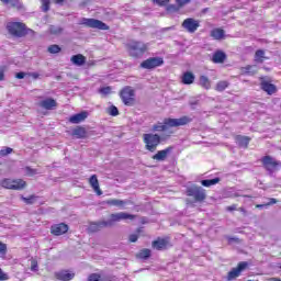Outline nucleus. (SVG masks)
Listing matches in <instances>:
<instances>
[{"instance_id": "39", "label": "nucleus", "mask_w": 281, "mask_h": 281, "mask_svg": "<svg viewBox=\"0 0 281 281\" xmlns=\"http://www.w3.org/2000/svg\"><path fill=\"white\" fill-rule=\"evenodd\" d=\"M109 115H112V117H116V115H120V110H117V106L111 105L109 108Z\"/></svg>"}, {"instance_id": "32", "label": "nucleus", "mask_w": 281, "mask_h": 281, "mask_svg": "<svg viewBox=\"0 0 281 281\" xmlns=\"http://www.w3.org/2000/svg\"><path fill=\"white\" fill-rule=\"evenodd\" d=\"M229 88V81L227 80H221L215 85V91H217L218 93H223V91H225V89Z\"/></svg>"}, {"instance_id": "46", "label": "nucleus", "mask_w": 281, "mask_h": 281, "mask_svg": "<svg viewBox=\"0 0 281 281\" xmlns=\"http://www.w3.org/2000/svg\"><path fill=\"white\" fill-rule=\"evenodd\" d=\"M25 172L27 177H34V175H37L36 169H32V167H25Z\"/></svg>"}, {"instance_id": "58", "label": "nucleus", "mask_w": 281, "mask_h": 281, "mask_svg": "<svg viewBox=\"0 0 281 281\" xmlns=\"http://www.w3.org/2000/svg\"><path fill=\"white\" fill-rule=\"evenodd\" d=\"M270 281H281V279L278 278H271Z\"/></svg>"}, {"instance_id": "2", "label": "nucleus", "mask_w": 281, "mask_h": 281, "mask_svg": "<svg viewBox=\"0 0 281 281\" xmlns=\"http://www.w3.org/2000/svg\"><path fill=\"white\" fill-rule=\"evenodd\" d=\"M7 31L11 36L15 38H23L27 36V34H34V30L29 29L27 25L23 22H8Z\"/></svg>"}, {"instance_id": "48", "label": "nucleus", "mask_w": 281, "mask_h": 281, "mask_svg": "<svg viewBox=\"0 0 281 281\" xmlns=\"http://www.w3.org/2000/svg\"><path fill=\"white\" fill-rule=\"evenodd\" d=\"M178 8H183L190 3V0H176Z\"/></svg>"}, {"instance_id": "31", "label": "nucleus", "mask_w": 281, "mask_h": 281, "mask_svg": "<svg viewBox=\"0 0 281 281\" xmlns=\"http://www.w3.org/2000/svg\"><path fill=\"white\" fill-rule=\"evenodd\" d=\"M269 57L265 56V49H257L255 52V63H265Z\"/></svg>"}, {"instance_id": "21", "label": "nucleus", "mask_w": 281, "mask_h": 281, "mask_svg": "<svg viewBox=\"0 0 281 281\" xmlns=\"http://www.w3.org/2000/svg\"><path fill=\"white\" fill-rule=\"evenodd\" d=\"M87 117H89V113L83 111L71 115L68 122H70V124H80V122H85Z\"/></svg>"}, {"instance_id": "23", "label": "nucleus", "mask_w": 281, "mask_h": 281, "mask_svg": "<svg viewBox=\"0 0 281 281\" xmlns=\"http://www.w3.org/2000/svg\"><path fill=\"white\" fill-rule=\"evenodd\" d=\"M195 78L196 77L194 76V72L186 71L181 76V83L182 85H194Z\"/></svg>"}, {"instance_id": "51", "label": "nucleus", "mask_w": 281, "mask_h": 281, "mask_svg": "<svg viewBox=\"0 0 281 281\" xmlns=\"http://www.w3.org/2000/svg\"><path fill=\"white\" fill-rule=\"evenodd\" d=\"M37 269H38V263L36 261H32L31 271H37Z\"/></svg>"}, {"instance_id": "26", "label": "nucleus", "mask_w": 281, "mask_h": 281, "mask_svg": "<svg viewBox=\"0 0 281 281\" xmlns=\"http://www.w3.org/2000/svg\"><path fill=\"white\" fill-rule=\"evenodd\" d=\"M72 65H77V67H82V65H85V63H87V57H85V55L82 54H77V55H74L71 58H70Z\"/></svg>"}, {"instance_id": "40", "label": "nucleus", "mask_w": 281, "mask_h": 281, "mask_svg": "<svg viewBox=\"0 0 281 281\" xmlns=\"http://www.w3.org/2000/svg\"><path fill=\"white\" fill-rule=\"evenodd\" d=\"M26 205H34V200L36 199V195H30L29 198L22 196L21 198Z\"/></svg>"}, {"instance_id": "8", "label": "nucleus", "mask_w": 281, "mask_h": 281, "mask_svg": "<svg viewBox=\"0 0 281 281\" xmlns=\"http://www.w3.org/2000/svg\"><path fill=\"white\" fill-rule=\"evenodd\" d=\"M247 269H249V262L247 261L238 262L237 267L228 271L226 276L227 281H233V280H236V278H240V276L243 274V271H247Z\"/></svg>"}, {"instance_id": "53", "label": "nucleus", "mask_w": 281, "mask_h": 281, "mask_svg": "<svg viewBox=\"0 0 281 281\" xmlns=\"http://www.w3.org/2000/svg\"><path fill=\"white\" fill-rule=\"evenodd\" d=\"M251 69H254V66H251V65L246 66V67L244 68L245 74H251Z\"/></svg>"}, {"instance_id": "15", "label": "nucleus", "mask_w": 281, "mask_h": 281, "mask_svg": "<svg viewBox=\"0 0 281 281\" xmlns=\"http://www.w3.org/2000/svg\"><path fill=\"white\" fill-rule=\"evenodd\" d=\"M38 106L45 109V111H54L58 106V102H56V99L46 98L38 102Z\"/></svg>"}, {"instance_id": "57", "label": "nucleus", "mask_w": 281, "mask_h": 281, "mask_svg": "<svg viewBox=\"0 0 281 281\" xmlns=\"http://www.w3.org/2000/svg\"><path fill=\"white\" fill-rule=\"evenodd\" d=\"M5 80V74H3V70H0V81Z\"/></svg>"}, {"instance_id": "60", "label": "nucleus", "mask_w": 281, "mask_h": 281, "mask_svg": "<svg viewBox=\"0 0 281 281\" xmlns=\"http://www.w3.org/2000/svg\"><path fill=\"white\" fill-rule=\"evenodd\" d=\"M52 32V34H56V32H54V31H50Z\"/></svg>"}, {"instance_id": "29", "label": "nucleus", "mask_w": 281, "mask_h": 281, "mask_svg": "<svg viewBox=\"0 0 281 281\" xmlns=\"http://www.w3.org/2000/svg\"><path fill=\"white\" fill-rule=\"evenodd\" d=\"M200 87H202V89H206V91H209V89H212V81H210V78H207V76H200Z\"/></svg>"}, {"instance_id": "56", "label": "nucleus", "mask_w": 281, "mask_h": 281, "mask_svg": "<svg viewBox=\"0 0 281 281\" xmlns=\"http://www.w3.org/2000/svg\"><path fill=\"white\" fill-rule=\"evenodd\" d=\"M32 78H34V80L38 79L41 77V75L38 72H33L31 74Z\"/></svg>"}, {"instance_id": "43", "label": "nucleus", "mask_w": 281, "mask_h": 281, "mask_svg": "<svg viewBox=\"0 0 281 281\" xmlns=\"http://www.w3.org/2000/svg\"><path fill=\"white\" fill-rule=\"evenodd\" d=\"M179 10H181V7H179V4L167 5V12H179Z\"/></svg>"}, {"instance_id": "6", "label": "nucleus", "mask_w": 281, "mask_h": 281, "mask_svg": "<svg viewBox=\"0 0 281 281\" xmlns=\"http://www.w3.org/2000/svg\"><path fill=\"white\" fill-rule=\"evenodd\" d=\"M259 87L261 91L267 93V95H276L278 93V86L273 85L271 78L269 77H260L259 78Z\"/></svg>"}, {"instance_id": "33", "label": "nucleus", "mask_w": 281, "mask_h": 281, "mask_svg": "<svg viewBox=\"0 0 281 281\" xmlns=\"http://www.w3.org/2000/svg\"><path fill=\"white\" fill-rule=\"evenodd\" d=\"M216 183H221V178L206 179L201 181V186L204 188H211V186H216Z\"/></svg>"}, {"instance_id": "12", "label": "nucleus", "mask_w": 281, "mask_h": 281, "mask_svg": "<svg viewBox=\"0 0 281 281\" xmlns=\"http://www.w3.org/2000/svg\"><path fill=\"white\" fill-rule=\"evenodd\" d=\"M261 164L268 172H273V170H278L281 167V162L273 159L271 156H263L261 158Z\"/></svg>"}, {"instance_id": "24", "label": "nucleus", "mask_w": 281, "mask_h": 281, "mask_svg": "<svg viewBox=\"0 0 281 281\" xmlns=\"http://www.w3.org/2000/svg\"><path fill=\"white\" fill-rule=\"evenodd\" d=\"M87 128L83 126H77L72 130V136L77 137V139H87Z\"/></svg>"}, {"instance_id": "20", "label": "nucleus", "mask_w": 281, "mask_h": 281, "mask_svg": "<svg viewBox=\"0 0 281 281\" xmlns=\"http://www.w3.org/2000/svg\"><path fill=\"white\" fill-rule=\"evenodd\" d=\"M106 227V221L92 222L88 226L89 234H95V232H100Z\"/></svg>"}, {"instance_id": "45", "label": "nucleus", "mask_w": 281, "mask_h": 281, "mask_svg": "<svg viewBox=\"0 0 281 281\" xmlns=\"http://www.w3.org/2000/svg\"><path fill=\"white\" fill-rule=\"evenodd\" d=\"M154 3H156V5H159L160 8H164L168 5V3H170V0H154Z\"/></svg>"}, {"instance_id": "25", "label": "nucleus", "mask_w": 281, "mask_h": 281, "mask_svg": "<svg viewBox=\"0 0 281 281\" xmlns=\"http://www.w3.org/2000/svg\"><path fill=\"white\" fill-rule=\"evenodd\" d=\"M211 36L214 41H223L225 38V30L217 27L211 31Z\"/></svg>"}, {"instance_id": "42", "label": "nucleus", "mask_w": 281, "mask_h": 281, "mask_svg": "<svg viewBox=\"0 0 281 281\" xmlns=\"http://www.w3.org/2000/svg\"><path fill=\"white\" fill-rule=\"evenodd\" d=\"M0 1L4 5H8L10 3L12 8H16V5H19V0H0Z\"/></svg>"}, {"instance_id": "22", "label": "nucleus", "mask_w": 281, "mask_h": 281, "mask_svg": "<svg viewBox=\"0 0 281 281\" xmlns=\"http://www.w3.org/2000/svg\"><path fill=\"white\" fill-rule=\"evenodd\" d=\"M249 142H251V137H249V136H243V135L235 136V143L240 148H249Z\"/></svg>"}, {"instance_id": "9", "label": "nucleus", "mask_w": 281, "mask_h": 281, "mask_svg": "<svg viewBox=\"0 0 281 281\" xmlns=\"http://www.w3.org/2000/svg\"><path fill=\"white\" fill-rule=\"evenodd\" d=\"M80 25L92 27L93 30H109V25H106V23L95 19L83 18L81 19Z\"/></svg>"}, {"instance_id": "11", "label": "nucleus", "mask_w": 281, "mask_h": 281, "mask_svg": "<svg viewBox=\"0 0 281 281\" xmlns=\"http://www.w3.org/2000/svg\"><path fill=\"white\" fill-rule=\"evenodd\" d=\"M153 249H156L157 251H166L169 247H172V244L170 243V237H157L154 241H151Z\"/></svg>"}, {"instance_id": "50", "label": "nucleus", "mask_w": 281, "mask_h": 281, "mask_svg": "<svg viewBox=\"0 0 281 281\" xmlns=\"http://www.w3.org/2000/svg\"><path fill=\"white\" fill-rule=\"evenodd\" d=\"M0 254H8V245L0 241Z\"/></svg>"}, {"instance_id": "41", "label": "nucleus", "mask_w": 281, "mask_h": 281, "mask_svg": "<svg viewBox=\"0 0 281 281\" xmlns=\"http://www.w3.org/2000/svg\"><path fill=\"white\" fill-rule=\"evenodd\" d=\"M42 11L43 12H49V5H50V0H42Z\"/></svg>"}, {"instance_id": "52", "label": "nucleus", "mask_w": 281, "mask_h": 281, "mask_svg": "<svg viewBox=\"0 0 281 281\" xmlns=\"http://www.w3.org/2000/svg\"><path fill=\"white\" fill-rule=\"evenodd\" d=\"M15 78L18 80H23V78H25V72H16Z\"/></svg>"}, {"instance_id": "27", "label": "nucleus", "mask_w": 281, "mask_h": 281, "mask_svg": "<svg viewBox=\"0 0 281 281\" xmlns=\"http://www.w3.org/2000/svg\"><path fill=\"white\" fill-rule=\"evenodd\" d=\"M153 256V251L148 248H143L136 254L138 260H148Z\"/></svg>"}, {"instance_id": "17", "label": "nucleus", "mask_w": 281, "mask_h": 281, "mask_svg": "<svg viewBox=\"0 0 281 281\" xmlns=\"http://www.w3.org/2000/svg\"><path fill=\"white\" fill-rule=\"evenodd\" d=\"M211 60L214 63V65H223V63L227 60V54L221 49H217L213 53Z\"/></svg>"}, {"instance_id": "28", "label": "nucleus", "mask_w": 281, "mask_h": 281, "mask_svg": "<svg viewBox=\"0 0 281 281\" xmlns=\"http://www.w3.org/2000/svg\"><path fill=\"white\" fill-rule=\"evenodd\" d=\"M13 190H25L27 182L23 179H12Z\"/></svg>"}, {"instance_id": "13", "label": "nucleus", "mask_w": 281, "mask_h": 281, "mask_svg": "<svg viewBox=\"0 0 281 281\" xmlns=\"http://www.w3.org/2000/svg\"><path fill=\"white\" fill-rule=\"evenodd\" d=\"M164 65L162 57H149L140 63L142 69H156V67H161Z\"/></svg>"}, {"instance_id": "54", "label": "nucleus", "mask_w": 281, "mask_h": 281, "mask_svg": "<svg viewBox=\"0 0 281 281\" xmlns=\"http://www.w3.org/2000/svg\"><path fill=\"white\" fill-rule=\"evenodd\" d=\"M236 207H237V205L233 204L231 206H227L226 210H227V212H234V211H236Z\"/></svg>"}, {"instance_id": "36", "label": "nucleus", "mask_w": 281, "mask_h": 281, "mask_svg": "<svg viewBox=\"0 0 281 281\" xmlns=\"http://www.w3.org/2000/svg\"><path fill=\"white\" fill-rule=\"evenodd\" d=\"M278 203V200L276 198H270L269 202L266 204H256L257 210H262V207H268L269 205H276Z\"/></svg>"}, {"instance_id": "18", "label": "nucleus", "mask_w": 281, "mask_h": 281, "mask_svg": "<svg viewBox=\"0 0 281 281\" xmlns=\"http://www.w3.org/2000/svg\"><path fill=\"white\" fill-rule=\"evenodd\" d=\"M55 278L56 280H59V281H70V280H74V278H76V273L69 270H60L55 272Z\"/></svg>"}, {"instance_id": "34", "label": "nucleus", "mask_w": 281, "mask_h": 281, "mask_svg": "<svg viewBox=\"0 0 281 281\" xmlns=\"http://www.w3.org/2000/svg\"><path fill=\"white\" fill-rule=\"evenodd\" d=\"M0 186L1 188H3L4 190H13V184H12V179L11 178H3L1 181H0Z\"/></svg>"}, {"instance_id": "49", "label": "nucleus", "mask_w": 281, "mask_h": 281, "mask_svg": "<svg viewBox=\"0 0 281 281\" xmlns=\"http://www.w3.org/2000/svg\"><path fill=\"white\" fill-rule=\"evenodd\" d=\"M10 280V277L0 268V281Z\"/></svg>"}, {"instance_id": "10", "label": "nucleus", "mask_w": 281, "mask_h": 281, "mask_svg": "<svg viewBox=\"0 0 281 281\" xmlns=\"http://www.w3.org/2000/svg\"><path fill=\"white\" fill-rule=\"evenodd\" d=\"M181 27L189 34H194V32L201 27V21L195 20L194 18H187L183 20Z\"/></svg>"}, {"instance_id": "55", "label": "nucleus", "mask_w": 281, "mask_h": 281, "mask_svg": "<svg viewBox=\"0 0 281 281\" xmlns=\"http://www.w3.org/2000/svg\"><path fill=\"white\" fill-rule=\"evenodd\" d=\"M237 210H238V212H241V214H244V216H247V210L245 207L241 206Z\"/></svg>"}, {"instance_id": "16", "label": "nucleus", "mask_w": 281, "mask_h": 281, "mask_svg": "<svg viewBox=\"0 0 281 281\" xmlns=\"http://www.w3.org/2000/svg\"><path fill=\"white\" fill-rule=\"evenodd\" d=\"M172 150H175V147L173 146H168L167 148H165L162 150H158L151 157V159H154L155 161H166V159H168V154L172 153Z\"/></svg>"}, {"instance_id": "14", "label": "nucleus", "mask_w": 281, "mask_h": 281, "mask_svg": "<svg viewBox=\"0 0 281 281\" xmlns=\"http://www.w3.org/2000/svg\"><path fill=\"white\" fill-rule=\"evenodd\" d=\"M67 232H69V225L65 223H58L50 226V234L53 236H64Z\"/></svg>"}, {"instance_id": "35", "label": "nucleus", "mask_w": 281, "mask_h": 281, "mask_svg": "<svg viewBox=\"0 0 281 281\" xmlns=\"http://www.w3.org/2000/svg\"><path fill=\"white\" fill-rule=\"evenodd\" d=\"M143 233H144V227L136 228V234H131L128 236L130 243H137V240H139V234H143Z\"/></svg>"}, {"instance_id": "5", "label": "nucleus", "mask_w": 281, "mask_h": 281, "mask_svg": "<svg viewBox=\"0 0 281 281\" xmlns=\"http://www.w3.org/2000/svg\"><path fill=\"white\" fill-rule=\"evenodd\" d=\"M187 196H193L196 203H203L207 199L205 189L199 186L189 187L186 191Z\"/></svg>"}, {"instance_id": "37", "label": "nucleus", "mask_w": 281, "mask_h": 281, "mask_svg": "<svg viewBox=\"0 0 281 281\" xmlns=\"http://www.w3.org/2000/svg\"><path fill=\"white\" fill-rule=\"evenodd\" d=\"M61 50H63V48H60L58 46V44H53V45L48 46V48H47L48 54H60Z\"/></svg>"}, {"instance_id": "1", "label": "nucleus", "mask_w": 281, "mask_h": 281, "mask_svg": "<svg viewBox=\"0 0 281 281\" xmlns=\"http://www.w3.org/2000/svg\"><path fill=\"white\" fill-rule=\"evenodd\" d=\"M190 122H192V119L189 116H181L180 119L166 117L164 119L162 123L159 122L154 124L151 127L154 133L143 135V142L146 150L149 153H155L161 142H168V139L175 135V131L172 128H178V126H187V124H190ZM155 133H161V135Z\"/></svg>"}, {"instance_id": "3", "label": "nucleus", "mask_w": 281, "mask_h": 281, "mask_svg": "<svg viewBox=\"0 0 281 281\" xmlns=\"http://www.w3.org/2000/svg\"><path fill=\"white\" fill-rule=\"evenodd\" d=\"M127 52L132 58H142L148 52V44L142 41H133L127 44Z\"/></svg>"}, {"instance_id": "7", "label": "nucleus", "mask_w": 281, "mask_h": 281, "mask_svg": "<svg viewBox=\"0 0 281 281\" xmlns=\"http://www.w3.org/2000/svg\"><path fill=\"white\" fill-rule=\"evenodd\" d=\"M120 98L125 106H134L135 104V90L131 87H125L120 92Z\"/></svg>"}, {"instance_id": "59", "label": "nucleus", "mask_w": 281, "mask_h": 281, "mask_svg": "<svg viewBox=\"0 0 281 281\" xmlns=\"http://www.w3.org/2000/svg\"><path fill=\"white\" fill-rule=\"evenodd\" d=\"M65 0H55V3H64Z\"/></svg>"}, {"instance_id": "61", "label": "nucleus", "mask_w": 281, "mask_h": 281, "mask_svg": "<svg viewBox=\"0 0 281 281\" xmlns=\"http://www.w3.org/2000/svg\"><path fill=\"white\" fill-rule=\"evenodd\" d=\"M244 196H245V198H248V199L250 198L249 195H244Z\"/></svg>"}, {"instance_id": "19", "label": "nucleus", "mask_w": 281, "mask_h": 281, "mask_svg": "<svg viewBox=\"0 0 281 281\" xmlns=\"http://www.w3.org/2000/svg\"><path fill=\"white\" fill-rule=\"evenodd\" d=\"M89 184L98 196H102V189H100V181H98L97 175H92L89 178Z\"/></svg>"}, {"instance_id": "47", "label": "nucleus", "mask_w": 281, "mask_h": 281, "mask_svg": "<svg viewBox=\"0 0 281 281\" xmlns=\"http://www.w3.org/2000/svg\"><path fill=\"white\" fill-rule=\"evenodd\" d=\"M99 92H101L103 95H109V93H111V87H103L100 88Z\"/></svg>"}, {"instance_id": "4", "label": "nucleus", "mask_w": 281, "mask_h": 281, "mask_svg": "<svg viewBox=\"0 0 281 281\" xmlns=\"http://www.w3.org/2000/svg\"><path fill=\"white\" fill-rule=\"evenodd\" d=\"M137 218V215H133L126 212H120V213H112L109 216V220L105 221L106 227H113L115 223H120V221H135Z\"/></svg>"}, {"instance_id": "38", "label": "nucleus", "mask_w": 281, "mask_h": 281, "mask_svg": "<svg viewBox=\"0 0 281 281\" xmlns=\"http://www.w3.org/2000/svg\"><path fill=\"white\" fill-rule=\"evenodd\" d=\"M13 151L14 149H12L11 147H3L0 150V157H8V155H12Z\"/></svg>"}, {"instance_id": "30", "label": "nucleus", "mask_w": 281, "mask_h": 281, "mask_svg": "<svg viewBox=\"0 0 281 281\" xmlns=\"http://www.w3.org/2000/svg\"><path fill=\"white\" fill-rule=\"evenodd\" d=\"M105 205L115 206V207H124L126 205V201L117 200V199H110L106 200Z\"/></svg>"}, {"instance_id": "44", "label": "nucleus", "mask_w": 281, "mask_h": 281, "mask_svg": "<svg viewBox=\"0 0 281 281\" xmlns=\"http://www.w3.org/2000/svg\"><path fill=\"white\" fill-rule=\"evenodd\" d=\"M102 280V276L100 273H91L88 277V281H100Z\"/></svg>"}]
</instances>
